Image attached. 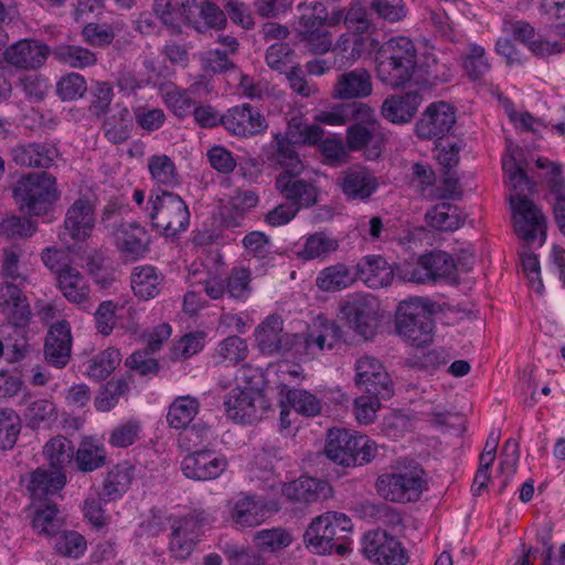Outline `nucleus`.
I'll return each instance as SVG.
<instances>
[{
	"label": "nucleus",
	"instance_id": "obj_10",
	"mask_svg": "<svg viewBox=\"0 0 565 565\" xmlns=\"http://www.w3.org/2000/svg\"><path fill=\"white\" fill-rule=\"evenodd\" d=\"M21 211L31 215H42L57 201L56 180L46 172L22 177L13 189Z\"/></svg>",
	"mask_w": 565,
	"mask_h": 565
},
{
	"label": "nucleus",
	"instance_id": "obj_27",
	"mask_svg": "<svg viewBox=\"0 0 565 565\" xmlns=\"http://www.w3.org/2000/svg\"><path fill=\"white\" fill-rule=\"evenodd\" d=\"M49 47L34 41H19L4 52L6 61L19 68H38L44 64Z\"/></svg>",
	"mask_w": 565,
	"mask_h": 565
},
{
	"label": "nucleus",
	"instance_id": "obj_35",
	"mask_svg": "<svg viewBox=\"0 0 565 565\" xmlns=\"http://www.w3.org/2000/svg\"><path fill=\"white\" fill-rule=\"evenodd\" d=\"M355 280L354 267L338 263L319 271L316 286L322 291L335 292L350 287Z\"/></svg>",
	"mask_w": 565,
	"mask_h": 565
},
{
	"label": "nucleus",
	"instance_id": "obj_31",
	"mask_svg": "<svg viewBox=\"0 0 565 565\" xmlns=\"http://www.w3.org/2000/svg\"><path fill=\"white\" fill-rule=\"evenodd\" d=\"M66 483L63 471H49L38 468L30 475L28 490L33 502L50 501L49 497L56 494Z\"/></svg>",
	"mask_w": 565,
	"mask_h": 565
},
{
	"label": "nucleus",
	"instance_id": "obj_54",
	"mask_svg": "<svg viewBox=\"0 0 565 565\" xmlns=\"http://www.w3.org/2000/svg\"><path fill=\"white\" fill-rule=\"evenodd\" d=\"M338 248V242L324 233H315L308 236L303 246L296 252L298 258L302 260H312L323 257Z\"/></svg>",
	"mask_w": 565,
	"mask_h": 565
},
{
	"label": "nucleus",
	"instance_id": "obj_4",
	"mask_svg": "<svg viewBox=\"0 0 565 565\" xmlns=\"http://www.w3.org/2000/svg\"><path fill=\"white\" fill-rule=\"evenodd\" d=\"M374 61L377 79L393 89L405 87L418 68L416 45L406 36L385 41L375 52Z\"/></svg>",
	"mask_w": 565,
	"mask_h": 565
},
{
	"label": "nucleus",
	"instance_id": "obj_1",
	"mask_svg": "<svg viewBox=\"0 0 565 565\" xmlns=\"http://www.w3.org/2000/svg\"><path fill=\"white\" fill-rule=\"evenodd\" d=\"M340 330L333 321L318 318L308 329L307 334L284 331V320L278 315L266 317L255 329L257 349L265 355L295 356L315 355L317 352L332 349L340 337Z\"/></svg>",
	"mask_w": 565,
	"mask_h": 565
},
{
	"label": "nucleus",
	"instance_id": "obj_45",
	"mask_svg": "<svg viewBox=\"0 0 565 565\" xmlns=\"http://www.w3.org/2000/svg\"><path fill=\"white\" fill-rule=\"evenodd\" d=\"M151 180L158 186L174 189L179 184V173L173 160L167 154H154L148 159Z\"/></svg>",
	"mask_w": 565,
	"mask_h": 565
},
{
	"label": "nucleus",
	"instance_id": "obj_13",
	"mask_svg": "<svg viewBox=\"0 0 565 565\" xmlns=\"http://www.w3.org/2000/svg\"><path fill=\"white\" fill-rule=\"evenodd\" d=\"M209 521L210 514L204 510H194L171 520L170 551L175 558L185 559L190 556L199 529Z\"/></svg>",
	"mask_w": 565,
	"mask_h": 565
},
{
	"label": "nucleus",
	"instance_id": "obj_29",
	"mask_svg": "<svg viewBox=\"0 0 565 565\" xmlns=\"http://www.w3.org/2000/svg\"><path fill=\"white\" fill-rule=\"evenodd\" d=\"M258 394L253 388L235 387L226 395L224 407L230 419L236 423H252L257 418L255 404Z\"/></svg>",
	"mask_w": 565,
	"mask_h": 565
},
{
	"label": "nucleus",
	"instance_id": "obj_36",
	"mask_svg": "<svg viewBox=\"0 0 565 565\" xmlns=\"http://www.w3.org/2000/svg\"><path fill=\"white\" fill-rule=\"evenodd\" d=\"M56 281L57 288L70 302L83 305L88 300L89 286L77 268H66Z\"/></svg>",
	"mask_w": 565,
	"mask_h": 565
},
{
	"label": "nucleus",
	"instance_id": "obj_47",
	"mask_svg": "<svg viewBox=\"0 0 565 565\" xmlns=\"http://www.w3.org/2000/svg\"><path fill=\"white\" fill-rule=\"evenodd\" d=\"M248 353L249 349L245 339L230 335L217 344L214 359L221 364L235 366L245 361Z\"/></svg>",
	"mask_w": 565,
	"mask_h": 565
},
{
	"label": "nucleus",
	"instance_id": "obj_37",
	"mask_svg": "<svg viewBox=\"0 0 565 565\" xmlns=\"http://www.w3.org/2000/svg\"><path fill=\"white\" fill-rule=\"evenodd\" d=\"M28 255L25 249L18 244L2 248L1 274L12 280L25 281L29 275Z\"/></svg>",
	"mask_w": 565,
	"mask_h": 565
},
{
	"label": "nucleus",
	"instance_id": "obj_38",
	"mask_svg": "<svg viewBox=\"0 0 565 565\" xmlns=\"http://www.w3.org/2000/svg\"><path fill=\"white\" fill-rule=\"evenodd\" d=\"M105 446L95 438H85L74 454L75 462L83 472H92L106 463Z\"/></svg>",
	"mask_w": 565,
	"mask_h": 565
},
{
	"label": "nucleus",
	"instance_id": "obj_40",
	"mask_svg": "<svg viewBox=\"0 0 565 565\" xmlns=\"http://www.w3.org/2000/svg\"><path fill=\"white\" fill-rule=\"evenodd\" d=\"M131 118L127 107L116 105L115 113L103 122L104 136L114 145H120L130 137Z\"/></svg>",
	"mask_w": 565,
	"mask_h": 565
},
{
	"label": "nucleus",
	"instance_id": "obj_3",
	"mask_svg": "<svg viewBox=\"0 0 565 565\" xmlns=\"http://www.w3.org/2000/svg\"><path fill=\"white\" fill-rule=\"evenodd\" d=\"M502 168L510 186L509 201L513 212L514 231L520 238L532 244L539 236H545L546 228L545 216L524 194L534 189V183L530 181L514 157L504 158Z\"/></svg>",
	"mask_w": 565,
	"mask_h": 565
},
{
	"label": "nucleus",
	"instance_id": "obj_8",
	"mask_svg": "<svg viewBox=\"0 0 565 565\" xmlns=\"http://www.w3.org/2000/svg\"><path fill=\"white\" fill-rule=\"evenodd\" d=\"M295 33L313 54H326L332 47V33L326 29V6L320 1L300 2L297 7Z\"/></svg>",
	"mask_w": 565,
	"mask_h": 565
},
{
	"label": "nucleus",
	"instance_id": "obj_32",
	"mask_svg": "<svg viewBox=\"0 0 565 565\" xmlns=\"http://www.w3.org/2000/svg\"><path fill=\"white\" fill-rule=\"evenodd\" d=\"M420 102V95L415 92L388 96L383 102L382 115L394 124L408 122L415 116Z\"/></svg>",
	"mask_w": 565,
	"mask_h": 565
},
{
	"label": "nucleus",
	"instance_id": "obj_12",
	"mask_svg": "<svg viewBox=\"0 0 565 565\" xmlns=\"http://www.w3.org/2000/svg\"><path fill=\"white\" fill-rule=\"evenodd\" d=\"M354 370L355 385L360 391L369 395L381 396L383 399L392 397L393 382L380 360L363 355L356 360Z\"/></svg>",
	"mask_w": 565,
	"mask_h": 565
},
{
	"label": "nucleus",
	"instance_id": "obj_17",
	"mask_svg": "<svg viewBox=\"0 0 565 565\" xmlns=\"http://www.w3.org/2000/svg\"><path fill=\"white\" fill-rule=\"evenodd\" d=\"M181 468L186 478L200 481L213 480L226 470L227 460L213 450H199L185 456Z\"/></svg>",
	"mask_w": 565,
	"mask_h": 565
},
{
	"label": "nucleus",
	"instance_id": "obj_15",
	"mask_svg": "<svg viewBox=\"0 0 565 565\" xmlns=\"http://www.w3.org/2000/svg\"><path fill=\"white\" fill-rule=\"evenodd\" d=\"M456 124L455 107L446 102L431 103L415 125V132L420 139H443Z\"/></svg>",
	"mask_w": 565,
	"mask_h": 565
},
{
	"label": "nucleus",
	"instance_id": "obj_5",
	"mask_svg": "<svg viewBox=\"0 0 565 565\" xmlns=\"http://www.w3.org/2000/svg\"><path fill=\"white\" fill-rule=\"evenodd\" d=\"M375 489L381 498L390 502H417L428 490L427 473L417 461L402 458L377 477Z\"/></svg>",
	"mask_w": 565,
	"mask_h": 565
},
{
	"label": "nucleus",
	"instance_id": "obj_51",
	"mask_svg": "<svg viewBox=\"0 0 565 565\" xmlns=\"http://www.w3.org/2000/svg\"><path fill=\"white\" fill-rule=\"evenodd\" d=\"M430 284L440 279L455 280L458 265L454 257L444 250H433L426 253Z\"/></svg>",
	"mask_w": 565,
	"mask_h": 565
},
{
	"label": "nucleus",
	"instance_id": "obj_16",
	"mask_svg": "<svg viewBox=\"0 0 565 565\" xmlns=\"http://www.w3.org/2000/svg\"><path fill=\"white\" fill-rule=\"evenodd\" d=\"M358 122L347 131V146L351 151L367 149L366 158L376 159L382 151L383 135L375 119L374 110L366 119H355Z\"/></svg>",
	"mask_w": 565,
	"mask_h": 565
},
{
	"label": "nucleus",
	"instance_id": "obj_46",
	"mask_svg": "<svg viewBox=\"0 0 565 565\" xmlns=\"http://www.w3.org/2000/svg\"><path fill=\"white\" fill-rule=\"evenodd\" d=\"M57 505L51 501H42L36 508L32 526L40 535L53 536L58 534L63 522Z\"/></svg>",
	"mask_w": 565,
	"mask_h": 565
},
{
	"label": "nucleus",
	"instance_id": "obj_58",
	"mask_svg": "<svg viewBox=\"0 0 565 565\" xmlns=\"http://www.w3.org/2000/svg\"><path fill=\"white\" fill-rule=\"evenodd\" d=\"M295 52L288 43L277 42L271 44L265 54V60L273 71L287 73L295 65Z\"/></svg>",
	"mask_w": 565,
	"mask_h": 565
},
{
	"label": "nucleus",
	"instance_id": "obj_56",
	"mask_svg": "<svg viewBox=\"0 0 565 565\" xmlns=\"http://www.w3.org/2000/svg\"><path fill=\"white\" fill-rule=\"evenodd\" d=\"M396 277L402 281L418 285L430 284L427 255L424 254L415 260H406L395 268Z\"/></svg>",
	"mask_w": 565,
	"mask_h": 565
},
{
	"label": "nucleus",
	"instance_id": "obj_64",
	"mask_svg": "<svg viewBox=\"0 0 565 565\" xmlns=\"http://www.w3.org/2000/svg\"><path fill=\"white\" fill-rule=\"evenodd\" d=\"M36 231L35 222L20 216H10L0 222V235L6 238H26Z\"/></svg>",
	"mask_w": 565,
	"mask_h": 565
},
{
	"label": "nucleus",
	"instance_id": "obj_19",
	"mask_svg": "<svg viewBox=\"0 0 565 565\" xmlns=\"http://www.w3.org/2000/svg\"><path fill=\"white\" fill-rule=\"evenodd\" d=\"M223 127L234 136L249 137L263 132L266 127L265 117L249 104L231 107L222 115Z\"/></svg>",
	"mask_w": 565,
	"mask_h": 565
},
{
	"label": "nucleus",
	"instance_id": "obj_52",
	"mask_svg": "<svg viewBox=\"0 0 565 565\" xmlns=\"http://www.w3.org/2000/svg\"><path fill=\"white\" fill-rule=\"evenodd\" d=\"M166 106L179 118H185L193 109L194 102L186 89L174 84H167L160 88Z\"/></svg>",
	"mask_w": 565,
	"mask_h": 565
},
{
	"label": "nucleus",
	"instance_id": "obj_50",
	"mask_svg": "<svg viewBox=\"0 0 565 565\" xmlns=\"http://www.w3.org/2000/svg\"><path fill=\"white\" fill-rule=\"evenodd\" d=\"M9 328H11L9 324L2 326L1 333L4 334ZM23 328L12 327L13 332L4 338V359L8 363L13 364L23 361L31 351Z\"/></svg>",
	"mask_w": 565,
	"mask_h": 565
},
{
	"label": "nucleus",
	"instance_id": "obj_49",
	"mask_svg": "<svg viewBox=\"0 0 565 565\" xmlns=\"http://www.w3.org/2000/svg\"><path fill=\"white\" fill-rule=\"evenodd\" d=\"M74 454L72 441L60 435L51 438L43 447V455L49 465L56 469L55 471H62L71 463Z\"/></svg>",
	"mask_w": 565,
	"mask_h": 565
},
{
	"label": "nucleus",
	"instance_id": "obj_39",
	"mask_svg": "<svg viewBox=\"0 0 565 565\" xmlns=\"http://www.w3.org/2000/svg\"><path fill=\"white\" fill-rule=\"evenodd\" d=\"M132 480V469L124 465L113 467L106 475L103 489L99 492L103 501L110 502L119 499L129 488Z\"/></svg>",
	"mask_w": 565,
	"mask_h": 565
},
{
	"label": "nucleus",
	"instance_id": "obj_57",
	"mask_svg": "<svg viewBox=\"0 0 565 565\" xmlns=\"http://www.w3.org/2000/svg\"><path fill=\"white\" fill-rule=\"evenodd\" d=\"M141 431V423L137 419H130L116 425L110 430L108 443L115 448H127L140 438Z\"/></svg>",
	"mask_w": 565,
	"mask_h": 565
},
{
	"label": "nucleus",
	"instance_id": "obj_34",
	"mask_svg": "<svg viewBox=\"0 0 565 565\" xmlns=\"http://www.w3.org/2000/svg\"><path fill=\"white\" fill-rule=\"evenodd\" d=\"M354 434L343 428H332L328 433L324 447L326 456L333 462L350 467L352 459V444Z\"/></svg>",
	"mask_w": 565,
	"mask_h": 565
},
{
	"label": "nucleus",
	"instance_id": "obj_63",
	"mask_svg": "<svg viewBox=\"0 0 565 565\" xmlns=\"http://www.w3.org/2000/svg\"><path fill=\"white\" fill-rule=\"evenodd\" d=\"M87 90L86 79L78 73H68L60 78L56 93L62 100H75Z\"/></svg>",
	"mask_w": 565,
	"mask_h": 565
},
{
	"label": "nucleus",
	"instance_id": "obj_2",
	"mask_svg": "<svg viewBox=\"0 0 565 565\" xmlns=\"http://www.w3.org/2000/svg\"><path fill=\"white\" fill-rule=\"evenodd\" d=\"M274 169H280L275 186L287 202L299 210L308 209L318 201V189L311 179L300 178L305 164L296 152L292 142L281 134H276L267 153Z\"/></svg>",
	"mask_w": 565,
	"mask_h": 565
},
{
	"label": "nucleus",
	"instance_id": "obj_9",
	"mask_svg": "<svg viewBox=\"0 0 565 565\" xmlns=\"http://www.w3.org/2000/svg\"><path fill=\"white\" fill-rule=\"evenodd\" d=\"M151 225L167 237L188 228L190 212L185 202L170 191L152 192L146 207Z\"/></svg>",
	"mask_w": 565,
	"mask_h": 565
},
{
	"label": "nucleus",
	"instance_id": "obj_41",
	"mask_svg": "<svg viewBox=\"0 0 565 565\" xmlns=\"http://www.w3.org/2000/svg\"><path fill=\"white\" fill-rule=\"evenodd\" d=\"M199 409L200 403L196 398L190 395L178 396L169 406L167 422L171 428L185 429Z\"/></svg>",
	"mask_w": 565,
	"mask_h": 565
},
{
	"label": "nucleus",
	"instance_id": "obj_22",
	"mask_svg": "<svg viewBox=\"0 0 565 565\" xmlns=\"http://www.w3.org/2000/svg\"><path fill=\"white\" fill-rule=\"evenodd\" d=\"M0 312L11 327H25L31 318V309L22 290L12 282L0 284Z\"/></svg>",
	"mask_w": 565,
	"mask_h": 565
},
{
	"label": "nucleus",
	"instance_id": "obj_23",
	"mask_svg": "<svg viewBox=\"0 0 565 565\" xmlns=\"http://www.w3.org/2000/svg\"><path fill=\"white\" fill-rule=\"evenodd\" d=\"M373 92L370 72L360 67L340 74L333 85L332 96L337 99H358L369 97Z\"/></svg>",
	"mask_w": 565,
	"mask_h": 565
},
{
	"label": "nucleus",
	"instance_id": "obj_43",
	"mask_svg": "<svg viewBox=\"0 0 565 565\" xmlns=\"http://www.w3.org/2000/svg\"><path fill=\"white\" fill-rule=\"evenodd\" d=\"M461 63L466 75L473 82L483 79L491 71L484 47L476 43L468 44L461 54Z\"/></svg>",
	"mask_w": 565,
	"mask_h": 565
},
{
	"label": "nucleus",
	"instance_id": "obj_7",
	"mask_svg": "<svg viewBox=\"0 0 565 565\" xmlns=\"http://www.w3.org/2000/svg\"><path fill=\"white\" fill-rule=\"evenodd\" d=\"M435 303L414 297L399 303L396 318L398 334L416 347L428 344L433 339Z\"/></svg>",
	"mask_w": 565,
	"mask_h": 565
},
{
	"label": "nucleus",
	"instance_id": "obj_53",
	"mask_svg": "<svg viewBox=\"0 0 565 565\" xmlns=\"http://www.w3.org/2000/svg\"><path fill=\"white\" fill-rule=\"evenodd\" d=\"M26 425L33 429L49 426L57 418L56 407L53 402L41 398L31 402L23 413Z\"/></svg>",
	"mask_w": 565,
	"mask_h": 565
},
{
	"label": "nucleus",
	"instance_id": "obj_60",
	"mask_svg": "<svg viewBox=\"0 0 565 565\" xmlns=\"http://www.w3.org/2000/svg\"><path fill=\"white\" fill-rule=\"evenodd\" d=\"M253 542L260 551L274 552L287 547L291 543V536L285 530L274 527L255 532Z\"/></svg>",
	"mask_w": 565,
	"mask_h": 565
},
{
	"label": "nucleus",
	"instance_id": "obj_59",
	"mask_svg": "<svg viewBox=\"0 0 565 565\" xmlns=\"http://www.w3.org/2000/svg\"><path fill=\"white\" fill-rule=\"evenodd\" d=\"M21 430L19 415L12 408L0 409V448L11 449Z\"/></svg>",
	"mask_w": 565,
	"mask_h": 565
},
{
	"label": "nucleus",
	"instance_id": "obj_26",
	"mask_svg": "<svg viewBox=\"0 0 565 565\" xmlns=\"http://www.w3.org/2000/svg\"><path fill=\"white\" fill-rule=\"evenodd\" d=\"M58 156L56 147L47 142H30L12 149L13 161L21 167L47 169Z\"/></svg>",
	"mask_w": 565,
	"mask_h": 565
},
{
	"label": "nucleus",
	"instance_id": "obj_42",
	"mask_svg": "<svg viewBox=\"0 0 565 565\" xmlns=\"http://www.w3.org/2000/svg\"><path fill=\"white\" fill-rule=\"evenodd\" d=\"M425 217L429 226L441 232L456 231L463 223L458 207L446 202L433 206L426 212Z\"/></svg>",
	"mask_w": 565,
	"mask_h": 565
},
{
	"label": "nucleus",
	"instance_id": "obj_21",
	"mask_svg": "<svg viewBox=\"0 0 565 565\" xmlns=\"http://www.w3.org/2000/svg\"><path fill=\"white\" fill-rule=\"evenodd\" d=\"M95 206L86 198L77 199L66 211L64 230L75 242H86L95 227Z\"/></svg>",
	"mask_w": 565,
	"mask_h": 565
},
{
	"label": "nucleus",
	"instance_id": "obj_44",
	"mask_svg": "<svg viewBox=\"0 0 565 565\" xmlns=\"http://www.w3.org/2000/svg\"><path fill=\"white\" fill-rule=\"evenodd\" d=\"M121 354L116 348H107L87 361L85 375L94 381L107 379L119 365Z\"/></svg>",
	"mask_w": 565,
	"mask_h": 565
},
{
	"label": "nucleus",
	"instance_id": "obj_14",
	"mask_svg": "<svg viewBox=\"0 0 565 565\" xmlns=\"http://www.w3.org/2000/svg\"><path fill=\"white\" fill-rule=\"evenodd\" d=\"M363 552L369 559L381 565H405L408 561L399 541L383 530L364 534Z\"/></svg>",
	"mask_w": 565,
	"mask_h": 565
},
{
	"label": "nucleus",
	"instance_id": "obj_61",
	"mask_svg": "<svg viewBox=\"0 0 565 565\" xmlns=\"http://www.w3.org/2000/svg\"><path fill=\"white\" fill-rule=\"evenodd\" d=\"M286 399L298 414L305 416H316L321 411V402L305 390H289Z\"/></svg>",
	"mask_w": 565,
	"mask_h": 565
},
{
	"label": "nucleus",
	"instance_id": "obj_62",
	"mask_svg": "<svg viewBox=\"0 0 565 565\" xmlns=\"http://www.w3.org/2000/svg\"><path fill=\"white\" fill-rule=\"evenodd\" d=\"M520 459V447L519 443L515 439L505 440L502 451H501V461L499 465V471L504 477L500 491H502L512 476L515 473L518 468V462Z\"/></svg>",
	"mask_w": 565,
	"mask_h": 565
},
{
	"label": "nucleus",
	"instance_id": "obj_6",
	"mask_svg": "<svg viewBox=\"0 0 565 565\" xmlns=\"http://www.w3.org/2000/svg\"><path fill=\"white\" fill-rule=\"evenodd\" d=\"M353 524L344 513L329 511L315 518L308 525L303 542L316 554L343 555L348 551L347 534Z\"/></svg>",
	"mask_w": 565,
	"mask_h": 565
},
{
	"label": "nucleus",
	"instance_id": "obj_48",
	"mask_svg": "<svg viewBox=\"0 0 565 565\" xmlns=\"http://www.w3.org/2000/svg\"><path fill=\"white\" fill-rule=\"evenodd\" d=\"M52 54L56 61L73 68H85L97 62L94 52L79 45L60 44L53 49Z\"/></svg>",
	"mask_w": 565,
	"mask_h": 565
},
{
	"label": "nucleus",
	"instance_id": "obj_11",
	"mask_svg": "<svg viewBox=\"0 0 565 565\" xmlns=\"http://www.w3.org/2000/svg\"><path fill=\"white\" fill-rule=\"evenodd\" d=\"M113 243L125 260L136 262L150 252L151 236L147 228L137 222L119 220L109 233Z\"/></svg>",
	"mask_w": 565,
	"mask_h": 565
},
{
	"label": "nucleus",
	"instance_id": "obj_33",
	"mask_svg": "<svg viewBox=\"0 0 565 565\" xmlns=\"http://www.w3.org/2000/svg\"><path fill=\"white\" fill-rule=\"evenodd\" d=\"M162 282V274L152 265L136 266L131 270V289L140 299L149 300L157 297L161 290Z\"/></svg>",
	"mask_w": 565,
	"mask_h": 565
},
{
	"label": "nucleus",
	"instance_id": "obj_28",
	"mask_svg": "<svg viewBox=\"0 0 565 565\" xmlns=\"http://www.w3.org/2000/svg\"><path fill=\"white\" fill-rule=\"evenodd\" d=\"M284 493L291 501L312 503L330 498L332 488L326 480L300 477L286 484Z\"/></svg>",
	"mask_w": 565,
	"mask_h": 565
},
{
	"label": "nucleus",
	"instance_id": "obj_24",
	"mask_svg": "<svg viewBox=\"0 0 565 565\" xmlns=\"http://www.w3.org/2000/svg\"><path fill=\"white\" fill-rule=\"evenodd\" d=\"M356 280L363 281L370 288L388 286L395 274L388 263L380 255H369L361 258L354 267Z\"/></svg>",
	"mask_w": 565,
	"mask_h": 565
},
{
	"label": "nucleus",
	"instance_id": "obj_18",
	"mask_svg": "<svg viewBox=\"0 0 565 565\" xmlns=\"http://www.w3.org/2000/svg\"><path fill=\"white\" fill-rule=\"evenodd\" d=\"M337 185L347 200L364 201L376 191L379 182L370 169L353 166L340 172Z\"/></svg>",
	"mask_w": 565,
	"mask_h": 565
},
{
	"label": "nucleus",
	"instance_id": "obj_25",
	"mask_svg": "<svg viewBox=\"0 0 565 565\" xmlns=\"http://www.w3.org/2000/svg\"><path fill=\"white\" fill-rule=\"evenodd\" d=\"M267 518L266 504L252 495H243L232 502L230 520L238 529L258 526Z\"/></svg>",
	"mask_w": 565,
	"mask_h": 565
},
{
	"label": "nucleus",
	"instance_id": "obj_55",
	"mask_svg": "<svg viewBox=\"0 0 565 565\" xmlns=\"http://www.w3.org/2000/svg\"><path fill=\"white\" fill-rule=\"evenodd\" d=\"M54 551L64 557L77 559L87 548L86 539L76 531H64L55 534Z\"/></svg>",
	"mask_w": 565,
	"mask_h": 565
},
{
	"label": "nucleus",
	"instance_id": "obj_30",
	"mask_svg": "<svg viewBox=\"0 0 565 565\" xmlns=\"http://www.w3.org/2000/svg\"><path fill=\"white\" fill-rule=\"evenodd\" d=\"M371 115L372 108L366 104L341 103L321 110L315 116V121L327 126H344L353 119H366Z\"/></svg>",
	"mask_w": 565,
	"mask_h": 565
},
{
	"label": "nucleus",
	"instance_id": "obj_20",
	"mask_svg": "<svg viewBox=\"0 0 565 565\" xmlns=\"http://www.w3.org/2000/svg\"><path fill=\"white\" fill-rule=\"evenodd\" d=\"M43 352L49 365L56 369L67 365L72 352V333L66 320H58L50 327Z\"/></svg>",
	"mask_w": 565,
	"mask_h": 565
}]
</instances>
